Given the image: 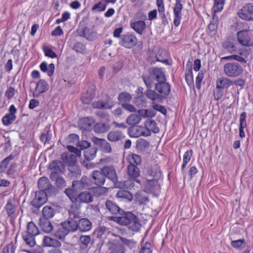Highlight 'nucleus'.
<instances>
[{
	"mask_svg": "<svg viewBox=\"0 0 253 253\" xmlns=\"http://www.w3.org/2000/svg\"><path fill=\"white\" fill-rule=\"evenodd\" d=\"M106 8V4H103V1H100L93 5L92 10L102 11L105 10Z\"/></svg>",
	"mask_w": 253,
	"mask_h": 253,
	"instance_id": "nucleus-62",
	"label": "nucleus"
},
{
	"mask_svg": "<svg viewBox=\"0 0 253 253\" xmlns=\"http://www.w3.org/2000/svg\"><path fill=\"white\" fill-rule=\"evenodd\" d=\"M80 36L84 37L87 40L91 41L94 40V33L92 30L85 26L82 29Z\"/></svg>",
	"mask_w": 253,
	"mask_h": 253,
	"instance_id": "nucleus-40",
	"label": "nucleus"
},
{
	"mask_svg": "<svg viewBox=\"0 0 253 253\" xmlns=\"http://www.w3.org/2000/svg\"><path fill=\"white\" fill-rule=\"evenodd\" d=\"M109 221H113L120 225L127 226L129 230L138 232L141 228L139 219L131 211H126L124 210L117 216H109Z\"/></svg>",
	"mask_w": 253,
	"mask_h": 253,
	"instance_id": "nucleus-1",
	"label": "nucleus"
},
{
	"mask_svg": "<svg viewBox=\"0 0 253 253\" xmlns=\"http://www.w3.org/2000/svg\"><path fill=\"white\" fill-rule=\"evenodd\" d=\"M150 146V143L145 140L141 139L136 141V147L140 150H144Z\"/></svg>",
	"mask_w": 253,
	"mask_h": 253,
	"instance_id": "nucleus-56",
	"label": "nucleus"
},
{
	"mask_svg": "<svg viewBox=\"0 0 253 253\" xmlns=\"http://www.w3.org/2000/svg\"><path fill=\"white\" fill-rule=\"evenodd\" d=\"M39 224L42 230L45 233H50L53 230V226L50 219L40 218Z\"/></svg>",
	"mask_w": 253,
	"mask_h": 253,
	"instance_id": "nucleus-26",
	"label": "nucleus"
},
{
	"mask_svg": "<svg viewBox=\"0 0 253 253\" xmlns=\"http://www.w3.org/2000/svg\"><path fill=\"white\" fill-rule=\"evenodd\" d=\"M137 43L136 37L132 34L122 35L119 44L126 48H131Z\"/></svg>",
	"mask_w": 253,
	"mask_h": 253,
	"instance_id": "nucleus-8",
	"label": "nucleus"
},
{
	"mask_svg": "<svg viewBox=\"0 0 253 253\" xmlns=\"http://www.w3.org/2000/svg\"><path fill=\"white\" fill-rule=\"evenodd\" d=\"M94 199V194L89 191H84L79 193L77 196V201L80 203L89 204Z\"/></svg>",
	"mask_w": 253,
	"mask_h": 253,
	"instance_id": "nucleus-17",
	"label": "nucleus"
},
{
	"mask_svg": "<svg viewBox=\"0 0 253 253\" xmlns=\"http://www.w3.org/2000/svg\"><path fill=\"white\" fill-rule=\"evenodd\" d=\"M48 169L52 172L49 175H51L53 173H56L57 175L64 174L65 171V166L64 163L58 160L52 161L48 165Z\"/></svg>",
	"mask_w": 253,
	"mask_h": 253,
	"instance_id": "nucleus-9",
	"label": "nucleus"
},
{
	"mask_svg": "<svg viewBox=\"0 0 253 253\" xmlns=\"http://www.w3.org/2000/svg\"><path fill=\"white\" fill-rule=\"evenodd\" d=\"M98 187H96L94 189V192L98 195L101 196L102 195H104L107 193L108 191V188L103 187L102 186H98Z\"/></svg>",
	"mask_w": 253,
	"mask_h": 253,
	"instance_id": "nucleus-64",
	"label": "nucleus"
},
{
	"mask_svg": "<svg viewBox=\"0 0 253 253\" xmlns=\"http://www.w3.org/2000/svg\"><path fill=\"white\" fill-rule=\"evenodd\" d=\"M68 176L72 178H77L81 175L82 170L78 165H68Z\"/></svg>",
	"mask_w": 253,
	"mask_h": 253,
	"instance_id": "nucleus-29",
	"label": "nucleus"
},
{
	"mask_svg": "<svg viewBox=\"0 0 253 253\" xmlns=\"http://www.w3.org/2000/svg\"><path fill=\"white\" fill-rule=\"evenodd\" d=\"M233 82L229 79L227 78H221L217 80L216 82V88H228Z\"/></svg>",
	"mask_w": 253,
	"mask_h": 253,
	"instance_id": "nucleus-31",
	"label": "nucleus"
},
{
	"mask_svg": "<svg viewBox=\"0 0 253 253\" xmlns=\"http://www.w3.org/2000/svg\"><path fill=\"white\" fill-rule=\"evenodd\" d=\"M110 125L108 124L98 123L93 126L94 131L97 133H103L110 129Z\"/></svg>",
	"mask_w": 253,
	"mask_h": 253,
	"instance_id": "nucleus-38",
	"label": "nucleus"
},
{
	"mask_svg": "<svg viewBox=\"0 0 253 253\" xmlns=\"http://www.w3.org/2000/svg\"><path fill=\"white\" fill-rule=\"evenodd\" d=\"M102 172L104 174L105 178H108L114 183L118 181V177L115 168L113 166L104 167L102 169Z\"/></svg>",
	"mask_w": 253,
	"mask_h": 253,
	"instance_id": "nucleus-18",
	"label": "nucleus"
},
{
	"mask_svg": "<svg viewBox=\"0 0 253 253\" xmlns=\"http://www.w3.org/2000/svg\"><path fill=\"white\" fill-rule=\"evenodd\" d=\"M50 184L48 178L44 176L41 177L38 182V186L40 189V191L43 192H44Z\"/></svg>",
	"mask_w": 253,
	"mask_h": 253,
	"instance_id": "nucleus-46",
	"label": "nucleus"
},
{
	"mask_svg": "<svg viewBox=\"0 0 253 253\" xmlns=\"http://www.w3.org/2000/svg\"><path fill=\"white\" fill-rule=\"evenodd\" d=\"M141 78L147 88V90H152L151 88L153 86V82L151 77L150 76L143 75L141 76Z\"/></svg>",
	"mask_w": 253,
	"mask_h": 253,
	"instance_id": "nucleus-57",
	"label": "nucleus"
},
{
	"mask_svg": "<svg viewBox=\"0 0 253 253\" xmlns=\"http://www.w3.org/2000/svg\"><path fill=\"white\" fill-rule=\"evenodd\" d=\"M107 228L104 226H99L94 232V234L97 238H101L106 232Z\"/></svg>",
	"mask_w": 253,
	"mask_h": 253,
	"instance_id": "nucleus-60",
	"label": "nucleus"
},
{
	"mask_svg": "<svg viewBox=\"0 0 253 253\" xmlns=\"http://www.w3.org/2000/svg\"><path fill=\"white\" fill-rule=\"evenodd\" d=\"M140 121V117L137 114H131L127 118L126 123L131 126L127 129L128 133L130 137H136L138 136L137 133L138 128L136 125L138 124Z\"/></svg>",
	"mask_w": 253,
	"mask_h": 253,
	"instance_id": "nucleus-4",
	"label": "nucleus"
},
{
	"mask_svg": "<svg viewBox=\"0 0 253 253\" xmlns=\"http://www.w3.org/2000/svg\"><path fill=\"white\" fill-rule=\"evenodd\" d=\"M253 14V6L251 3L244 5L238 12V16L246 21L253 20L252 15Z\"/></svg>",
	"mask_w": 253,
	"mask_h": 253,
	"instance_id": "nucleus-11",
	"label": "nucleus"
},
{
	"mask_svg": "<svg viewBox=\"0 0 253 253\" xmlns=\"http://www.w3.org/2000/svg\"><path fill=\"white\" fill-rule=\"evenodd\" d=\"M79 241L80 249L84 250H86L91 241V237L89 235H82L80 237Z\"/></svg>",
	"mask_w": 253,
	"mask_h": 253,
	"instance_id": "nucleus-43",
	"label": "nucleus"
},
{
	"mask_svg": "<svg viewBox=\"0 0 253 253\" xmlns=\"http://www.w3.org/2000/svg\"><path fill=\"white\" fill-rule=\"evenodd\" d=\"M85 46L84 44L81 42H76L73 47V49L78 53H84L85 50Z\"/></svg>",
	"mask_w": 253,
	"mask_h": 253,
	"instance_id": "nucleus-55",
	"label": "nucleus"
},
{
	"mask_svg": "<svg viewBox=\"0 0 253 253\" xmlns=\"http://www.w3.org/2000/svg\"><path fill=\"white\" fill-rule=\"evenodd\" d=\"M58 190L57 187L53 186L51 183L48 185V187L44 191L46 193V196H55L58 193Z\"/></svg>",
	"mask_w": 253,
	"mask_h": 253,
	"instance_id": "nucleus-51",
	"label": "nucleus"
},
{
	"mask_svg": "<svg viewBox=\"0 0 253 253\" xmlns=\"http://www.w3.org/2000/svg\"><path fill=\"white\" fill-rule=\"evenodd\" d=\"M25 233L36 236L39 234V230L33 221H31L28 223L27 231Z\"/></svg>",
	"mask_w": 253,
	"mask_h": 253,
	"instance_id": "nucleus-44",
	"label": "nucleus"
},
{
	"mask_svg": "<svg viewBox=\"0 0 253 253\" xmlns=\"http://www.w3.org/2000/svg\"><path fill=\"white\" fill-rule=\"evenodd\" d=\"M106 109H111L115 105L113 99L108 95H106L103 100Z\"/></svg>",
	"mask_w": 253,
	"mask_h": 253,
	"instance_id": "nucleus-54",
	"label": "nucleus"
},
{
	"mask_svg": "<svg viewBox=\"0 0 253 253\" xmlns=\"http://www.w3.org/2000/svg\"><path fill=\"white\" fill-rule=\"evenodd\" d=\"M49 89L48 83L43 79H40L37 83L35 91L33 93V97H38L40 94L46 92Z\"/></svg>",
	"mask_w": 253,
	"mask_h": 253,
	"instance_id": "nucleus-16",
	"label": "nucleus"
},
{
	"mask_svg": "<svg viewBox=\"0 0 253 253\" xmlns=\"http://www.w3.org/2000/svg\"><path fill=\"white\" fill-rule=\"evenodd\" d=\"M55 210L52 207L45 206L42 209V216L40 218L50 219L55 215Z\"/></svg>",
	"mask_w": 253,
	"mask_h": 253,
	"instance_id": "nucleus-33",
	"label": "nucleus"
},
{
	"mask_svg": "<svg viewBox=\"0 0 253 253\" xmlns=\"http://www.w3.org/2000/svg\"><path fill=\"white\" fill-rule=\"evenodd\" d=\"M105 205L107 210L112 216H117L123 210L115 202L110 200H107Z\"/></svg>",
	"mask_w": 253,
	"mask_h": 253,
	"instance_id": "nucleus-20",
	"label": "nucleus"
},
{
	"mask_svg": "<svg viewBox=\"0 0 253 253\" xmlns=\"http://www.w3.org/2000/svg\"><path fill=\"white\" fill-rule=\"evenodd\" d=\"M49 177L52 181L55 182L57 188L62 189L66 187V181L61 175H57L54 172L51 175H49Z\"/></svg>",
	"mask_w": 253,
	"mask_h": 253,
	"instance_id": "nucleus-27",
	"label": "nucleus"
},
{
	"mask_svg": "<svg viewBox=\"0 0 253 253\" xmlns=\"http://www.w3.org/2000/svg\"><path fill=\"white\" fill-rule=\"evenodd\" d=\"M91 140L95 145L99 146L104 152L110 153L112 152L110 144L105 139L94 136L91 138Z\"/></svg>",
	"mask_w": 253,
	"mask_h": 253,
	"instance_id": "nucleus-15",
	"label": "nucleus"
},
{
	"mask_svg": "<svg viewBox=\"0 0 253 253\" xmlns=\"http://www.w3.org/2000/svg\"><path fill=\"white\" fill-rule=\"evenodd\" d=\"M97 150V148L95 146L90 147L84 150V159L88 161L92 160L95 157Z\"/></svg>",
	"mask_w": 253,
	"mask_h": 253,
	"instance_id": "nucleus-37",
	"label": "nucleus"
},
{
	"mask_svg": "<svg viewBox=\"0 0 253 253\" xmlns=\"http://www.w3.org/2000/svg\"><path fill=\"white\" fill-rule=\"evenodd\" d=\"M77 146L82 150H86L91 146V143L86 140H78Z\"/></svg>",
	"mask_w": 253,
	"mask_h": 253,
	"instance_id": "nucleus-58",
	"label": "nucleus"
},
{
	"mask_svg": "<svg viewBox=\"0 0 253 253\" xmlns=\"http://www.w3.org/2000/svg\"><path fill=\"white\" fill-rule=\"evenodd\" d=\"M40 68L42 72L44 73L47 72L49 77H51L54 73L55 66L53 63H50L48 67H47L46 62L43 61L40 64Z\"/></svg>",
	"mask_w": 253,
	"mask_h": 253,
	"instance_id": "nucleus-35",
	"label": "nucleus"
},
{
	"mask_svg": "<svg viewBox=\"0 0 253 253\" xmlns=\"http://www.w3.org/2000/svg\"><path fill=\"white\" fill-rule=\"evenodd\" d=\"M127 174L130 177L134 179L135 181L140 183L139 180L137 179L140 175L139 169L136 165L132 164V162H130V164L127 166Z\"/></svg>",
	"mask_w": 253,
	"mask_h": 253,
	"instance_id": "nucleus-23",
	"label": "nucleus"
},
{
	"mask_svg": "<svg viewBox=\"0 0 253 253\" xmlns=\"http://www.w3.org/2000/svg\"><path fill=\"white\" fill-rule=\"evenodd\" d=\"M137 202L141 205H146L149 202V199L147 196L143 195L142 192H137L135 195Z\"/></svg>",
	"mask_w": 253,
	"mask_h": 253,
	"instance_id": "nucleus-49",
	"label": "nucleus"
},
{
	"mask_svg": "<svg viewBox=\"0 0 253 253\" xmlns=\"http://www.w3.org/2000/svg\"><path fill=\"white\" fill-rule=\"evenodd\" d=\"M148 72L151 77H154L155 80L158 83L160 81L167 80L166 76L161 68L157 67L150 68Z\"/></svg>",
	"mask_w": 253,
	"mask_h": 253,
	"instance_id": "nucleus-19",
	"label": "nucleus"
},
{
	"mask_svg": "<svg viewBox=\"0 0 253 253\" xmlns=\"http://www.w3.org/2000/svg\"><path fill=\"white\" fill-rule=\"evenodd\" d=\"M152 250L151 243L149 242H146L142 246L139 253H152Z\"/></svg>",
	"mask_w": 253,
	"mask_h": 253,
	"instance_id": "nucleus-59",
	"label": "nucleus"
},
{
	"mask_svg": "<svg viewBox=\"0 0 253 253\" xmlns=\"http://www.w3.org/2000/svg\"><path fill=\"white\" fill-rule=\"evenodd\" d=\"M125 137L121 131L114 130L109 132L107 135L108 139L112 142H116L121 140Z\"/></svg>",
	"mask_w": 253,
	"mask_h": 253,
	"instance_id": "nucleus-32",
	"label": "nucleus"
},
{
	"mask_svg": "<svg viewBox=\"0 0 253 253\" xmlns=\"http://www.w3.org/2000/svg\"><path fill=\"white\" fill-rule=\"evenodd\" d=\"M42 50L45 56L51 58H54L57 57V54L54 51H53L50 48L45 45H43L42 46Z\"/></svg>",
	"mask_w": 253,
	"mask_h": 253,
	"instance_id": "nucleus-52",
	"label": "nucleus"
},
{
	"mask_svg": "<svg viewBox=\"0 0 253 253\" xmlns=\"http://www.w3.org/2000/svg\"><path fill=\"white\" fill-rule=\"evenodd\" d=\"M16 117L9 114H6L1 119L2 123L5 126H9L16 120Z\"/></svg>",
	"mask_w": 253,
	"mask_h": 253,
	"instance_id": "nucleus-50",
	"label": "nucleus"
},
{
	"mask_svg": "<svg viewBox=\"0 0 253 253\" xmlns=\"http://www.w3.org/2000/svg\"><path fill=\"white\" fill-rule=\"evenodd\" d=\"M72 187L75 188V190H76L77 192L85 189V188L84 187V186L81 182V180H73L72 184Z\"/></svg>",
	"mask_w": 253,
	"mask_h": 253,
	"instance_id": "nucleus-63",
	"label": "nucleus"
},
{
	"mask_svg": "<svg viewBox=\"0 0 253 253\" xmlns=\"http://www.w3.org/2000/svg\"><path fill=\"white\" fill-rule=\"evenodd\" d=\"M183 8L181 0H175V4L173 8L174 20L173 24L175 27H178L182 18L181 11Z\"/></svg>",
	"mask_w": 253,
	"mask_h": 253,
	"instance_id": "nucleus-13",
	"label": "nucleus"
},
{
	"mask_svg": "<svg viewBox=\"0 0 253 253\" xmlns=\"http://www.w3.org/2000/svg\"><path fill=\"white\" fill-rule=\"evenodd\" d=\"M145 191L158 197L161 191V185L159 183V179H147L145 185Z\"/></svg>",
	"mask_w": 253,
	"mask_h": 253,
	"instance_id": "nucleus-6",
	"label": "nucleus"
},
{
	"mask_svg": "<svg viewBox=\"0 0 253 253\" xmlns=\"http://www.w3.org/2000/svg\"><path fill=\"white\" fill-rule=\"evenodd\" d=\"M116 196L123 200H126L127 202H130L133 199L132 194L128 191L123 189H120L116 193Z\"/></svg>",
	"mask_w": 253,
	"mask_h": 253,
	"instance_id": "nucleus-39",
	"label": "nucleus"
},
{
	"mask_svg": "<svg viewBox=\"0 0 253 253\" xmlns=\"http://www.w3.org/2000/svg\"><path fill=\"white\" fill-rule=\"evenodd\" d=\"M91 228V223L89 219L86 218L79 220L78 230L82 232L89 231Z\"/></svg>",
	"mask_w": 253,
	"mask_h": 253,
	"instance_id": "nucleus-30",
	"label": "nucleus"
},
{
	"mask_svg": "<svg viewBox=\"0 0 253 253\" xmlns=\"http://www.w3.org/2000/svg\"><path fill=\"white\" fill-rule=\"evenodd\" d=\"M69 233V230H68L65 227H61L55 232V236L59 239H64L66 235Z\"/></svg>",
	"mask_w": 253,
	"mask_h": 253,
	"instance_id": "nucleus-48",
	"label": "nucleus"
},
{
	"mask_svg": "<svg viewBox=\"0 0 253 253\" xmlns=\"http://www.w3.org/2000/svg\"><path fill=\"white\" fill-rule=\"evenodd\" d=\"M130 27L140 35H142L146 27V24L143 20H137L130 22Z\"/></svg>",
	"mask_w": 253,
	"mask_h": 253,
	"instance_id": "nucleus-24",
	"label": "nucleus"
},
{
	"mask_svg": "<svg viewBox=\"0 0 253 253\" xmlns=\"http://www.w3.org/2000/svg\"><path fill=\"white\" fill-rule=\"evenodd\" d=\"M225 0H214L213 11L214 12H218L222 10L223 7Z\"/></svg>",
	"mask_w": 253,
	"mask_h": 253,
	"instance_id": "nucleus-53",
	"label": "nucleus"
},
{
	"mask_svg": "<svg viewBox=\"0 0 253 253\" xmlns=\"http://www.w3.org/2000/svg\"><path fill=\"white\" fill-rule=\"evenodd\" d=\"M42 245L44 247L57 248L61 246V243L55 239L48 236H44L42 240Z\"/></svg>",
	"mask_w": 253,
	"mask_h": 253,
	"instance_id": "nucleus-28",
	"label": "nucleus"
},
{
	"mask_svg": "<svg viewBox=\"0 0 253 253\" xmlns=\"http://www.w3.org/2000/svg\"><path fill=\"white\" fill-rule=\"evenodd\" d=\"M90 178L91 183L97 186H102L106 180L101 169L100 170H93L90 174Z\"/></svg>",
	"mask_w": 253,
	"mask_h": 253,
	"instance_id": "nucleus-12",
	"label": "nucleus"
},
{
	"mask_svg": "<svg viewBox=\"0 0 253 253\" xmlns=\"http://www.w3.org/2000/svg\"><path fill=\"white\" fill-rule=\"evenodd\" d=\"M77 190H75V188L69 187L66 188L64 190V193L67 196V197L72 201L74 202L77 201L76 192Z\"/></svg>",
	"mask_w": 253,
	"mask_h": 253,
	"instance_id": "nucleus-47",
	"label": "nucleus"
},
{
	"mask_svg": "<svg viewBox=\"0 0 253 253\" xmlns=\"http://www.w3.org/2000/svg\"><path fill=\"white\" fill-rule=\"evenodd\" d=\"M167 80L160 81L155 84L154 90H146L144 94L154 102L163 103L169 95L171 86Z\"/></svg>",
	"mask_w": 253,
	"mask_h": 253,
	"instance_id": "nucleus-2",
	"label": "nucleus"
},
{
	"mask_svg": "<svg viewBox=\"0 0 253 253\" xmlns=\"http://www.w3.org/2000/svg\"><path fill=\"white\" fill-rule=\"evenodd\" d=\"M223 70L226 75L229 77H237L240 76L243 72V67L237 62L226 63L224 65Z\"/></svg>",
	"mask_w": 253,
	"mask_h": 253,
	"instance_id": "nucleus-3",
	"label": "nucleus"
},
{
	"mask_svg": "<svg viewBox=\"0 0 253 253\" xmlns=\"http://www.w3.org/2000/svg\"><path fill=\"white\" fill-rule=\"evenodd\" d=\"M205 74V72L201 70L199 72L196 78V88L198 89H200L201 83L204 78V75Z\"/></svg>",
	"mask_w": 253,
	"mask_h": 253,
	"instance_id": "nucleus-61",
	"label": "nucleus"
},
{
	"mask_svg": "<svg viewBox=\"0 0 253 253\" xmlns=\"http://www.w3.org/2000/svg\"><path fill=\"white\" fill-rule=\"evenodd\" d=\"M95 86H93L92 88L86 90V92L82 95L81 100L83 104H89L92 101L95 95Z\"/></svg>",
	"mask_w": 253,
	"mask_h": 253,
	"instance_id": "nucleus-25",
	"label": "nucleus"
},
{
	"mask_svg": "<svg viewBox=\"0 0 253 253\" xmlns=\"http://www.w3.org/2000/svg\"><path fill=\"white\" fill-rule=\"evenodd\" d=\"M12 202V200L9 199L4 207L8 216L11 218L14 217L16 210V206Z\"/></svg>",
	"mask_w": 253,
	"mask_h": 253,
	"instance_id": "nucleus-34",
	"label": "nucleus"
},
{
	"mask_svg": "<svg viewBox=\"0 0 253 253\" xmlns=\"http://www.w3.org/2000/svg\"><path fill=\"white\" fill-rule=\"evenodd\" d=\"M95 121L92 117H88L82 118L79 121L80 127L86 131L92 130L93 126L94 125Z\"/></svg>",
	"mask_w": 253,
	"mask_h": 253,
	"instance_id": "nucleus-22",
	"label": "nucleus"
},
{
	"mask_svg": "<svg viewBox=\"0 0 253 253\" xmlns=\"http://www.w3.org/2000/svg\"><path fill=\"white\" fill-rule=\"evenodd\" d=\"M238 42L244 46H253V41L251 40L249 31L247 30H242L236 33Z\"/></svg>",
	"mask_w": 253,
	"mask_h": 253,
	"instance_id": "nucleus-7",
	"label": "nucleus"
},
{
	"mask_svg": "<svg viewBox=\"0 0 253 253\" xmlns=\"http://www.w3.org/2000/svg\"><path fill=\"white\" fill-rule=\"evenodd\" d=\"M16 156V154L11 153L8 156L4 158L0 163V173H4L5 172V170L7 168L8 164L10 162L13 160Z\"/></svg>",
	"mask_w": 253,
	"mask_h": 253,
	"instance_id": "nucleus-36",
	"label": "nucleus"
},
{
	"mask_svg": "<svg viewBox=\"0 0 253 253\" xmlns=\"http://www.w3.org/2000/svg\"><path fill=\"white\" fill-rule=\"evenodd\" d=\"M235 42V38L232 36H229L222 42V46L227 52L232 54L236 52L237 50Z\"/></svg>",
	"mask_w": 253,
	"mask_h": 253,
	"instance_id": "nucleus-14",
	"label": "nucleus"
},
{
	"mask_svg": "<svg viewBox=\"0 0 253 253\" xmlns=\"http://www.w3.org/2000/svg\"><path fill=\"white\" fill-rule=\"evenodd\" d=\"M79 216L78 214L73 212L69 213V217L66 221L62 222L61 226L65 227L69 232H75L78 230V222Z\"/></svg>",
	"mask_w": 253,
	"mask_h": 253,
	"instance_id": "nucleus-5",
	"label": "nucleus"
},
{
	"mask_svg": "<svg viewBox=\"0 0 253 253\" xmlns=\"http://www.w3.org/2000/svg\"><path fill=\"white\" fill-rule=\"evenodd\" d=\"M132 99L131 94L126 91H123L119 93L118 96V100L119 104L122 106L123 103H129Z\"/></svg>",
	"mask_w": 253,
	"mask_h": 253,
	"instance_id": "nucleus-41",
	"label": "nucleus"
},
{
	"mask_svg": "<svg viewBox=\"0 0 253 253\" xmlns=\"http://www.w3.org/2000/svg\"><path fill=\"white\" fill-rule=\"evenodd\" d=\"M145 126L147 130H149L154 133H158L160 129L157 126V124L154 120H150L146 121L144 123Z\"/></svg>",
	"mask_w": 253,
	"mask_h": 253,
	"instance_id": "nucleus-42",
	"label": "nucleus"
},
{
	"mask_svg": "<svg viewBox=\"0 0 253 253\" xmlns=\"http://www.w3.org/2000/svg\"><path fill=\"white\" fill-rule=\"evenodd\" d=\"M35 236L29 235L26 233L22 234V238L25 241L26 245L29 246L30 247H33L36 245Z\"/></svg>",
	"mask_w": 253,
	"mask_h": 253,
	"instance_id": "nucleus-45",
	"label": "nucleus"
},
{
	"mask_svg": "<svg viewBox=\"0 0 253 253\" xmlns=\"http://www.w3.org/2000/svg\"><path fill=\"white\" fill-rule=\"evenodd\" d=\"M47 200L46 193L42 191H37L35 192V198L31 201V205L34 208L39 209Z\"/></svg>",
	"mask_w": 253,
	"mask_h": 253,
	"instance_id": "nucleus-10",
	"label": "nucleus"
},
{
	"mask_svg": "<svg viewBox=\"0 0 253 253\" xmlns=\"http://www.w3.org/2000/svg\"><path fill=\"white\" fill-rule=\"evenodd\" d=\"M108 248L110 251V253H125V248L122 244L119 241L109 242L107 244Z\"/></svg>",
	"mask_w": 253,
	"mask_h": 253,
	"instance_id": "nucleus-21",
	"label": "nucleus"
}]
</instances>
